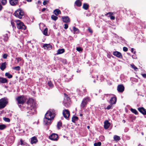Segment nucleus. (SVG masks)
Here are the masks:
<instances>
[{
	"instance_id": "f257e3e1",
	"label": "nucleus",
	"mask_w": 146,
	"mask_h": 146,
	"mask_svg": "<svg viewBox=\"0 0 146 146\" xmlns=\"http://www.w3.org/2000/svg\"><path fill=\"white\" fill-rule=\"evenodd\" d=\"M27 104L29 106H30L29 108V107L27 108V109L29 110H35V109L36 108V102L32 98H30L29 99L27 102Z\"/></svg>"
},
{
	"instance_id": "f03ea898",
	"label": "nucleus",
	"mask_w": 146,
	"mask_h": 146,
	"mask_svg": "<svg viewBox=\"0 0 146 146\" xmlns=\"http://www.w3.org/2000/svg\"><path fill=\"white\" fill-rule=\"evenodd\" d=\"M56 112L54 110H50L45 114V117L52 119L56 115Z\"/></svg>"
},
{
	"instance_id": "7ed1b4c3",
	"label": "nucleus",
	"mask_w": 146,
	"mask_h": 146,
	"mask_svg": "<svg viewBox=\"0 0 146 146\" xmlns=\"http://www.w3.org/2000/svg\"><path fill=\"white\" fill-rule=\"evenodd\" d=\"M16 100L17 102V104L19 107H21V106L19 105V104L23 105L26 101L25 97L23 95L18 96L16 98Z\"/></svg>"
},
{
	"instance_id": "20e7f679",
	"label": "nucleus",
	"mask_w": 146,
	"mask_h": 146,
	"mask_svg": "<svg viewBox=\"0 0 146 146\" xmlns=\"http://www.w3.org/2000/svg\"><path fill=\"white\" fill-rule=\"evenodd\" d=\"M14 14L15 17L20 19H22L24 15L23 11L20 9L16 11Z\"/></svg>"
},
{
	"instance_id": "39448f33",
	"label": "nucleus",
	"mask_w": 146,
	"mask_h": 146,
	"mask_svg": "<svg viewBox=\"0 0 146 146\" xmlns=\"http://www.w3.org/2000/svg\"><path fill=\"white\" fill-rule=\"evenodd\" d=\"M90 99L89 97H86L84 98L82 100L80 104V107L81 108H83L86 106L87 103L88 102L90 101Z\"/></svg>"
},
{
	"instance_id": "423d86ee",
	"label": "nucleus",
	"mask_w": 146,
	"mask_h": 146,
	"mask_svg": "<svg viewBox=\"0 0 146 146\" xmlns=\"http://www.w3.org/2000/svg\"><path fill=\"white\" fill-rule=\"evenodd\" d=\"M64 106L67 107H68L70 104V98L66 94H64Z\"/></svg>"
},
{
	"instance_id": "0eeeda50",
	"label": "nucleus",
	"mask_w": 146,
	"mask_h": 146,
	"mask_svg": "<svg viewBox=\"0 0 146 146\" xmlns=\"http://www.w3.org/2000/svg\"><path fill=\"white\" fill-rule=\"evenodd\" d=\"M7 100L5 98H3L0 100V109L5 108L7 104Z\"/></svg>"
},
{
	"instance_id": "6e6552de",
	"label": "nucleus",
	"mask_w": 146,
	"mask_h": 146,
	"mask_svg": "<svg viewBox=\"0 0 146 146\" xmlns=\"http://www.w3.org/2000/svg\"><path fill=\"white\" fill-rule=\"evenodd\" d=\"M16 22L17 23V27L19 29H22L25 30L26 28L25 26L22 22H21L20 20H16Z\"/></svg>"
},
{
	"instance_id": "1a4fd4ad",
	"label": "nucleus",
	"mask_w": 146,
	"mask_h": 146,
	"mask_svg": "<svg viewBox=\"0 0 146 146\" xmlns=\"http://www.w3.org/2000/svg\"><path fill=\"white\" fill-rule=\"evenodd\" d=\"M49 138L51 140L56 141L58 139V135L56 134L53 133L49 136Z\"/></svg>"
},
{
	"instance_id": "9d476101",
	"label": "nucleus",
	"mask_w": 146,
	"mask_h": 146,
	"mask_svg": "<svg viewBox=\"0 0 146 146\" xmlns=\"http://www.w3.org/2000/svg\"><path fill=\"white\" fill-rule=\"evenodd\" d=\"M63 114L65 118L67 119L68 118L70 115V111L67 110H64L63 111Z\"/></svg>"
},
{
	"instance_id": "9b49d317",
	"label": "nucleus",
	"mask_w": 146,
	"mask_h": 146,
	"mask_svg": "<svg viewBox=\"0 0 146 146\" xmlns=\"http://www.w3.org/2000/svg\"><path fill=\"white\" fill-rule=\"evenodd\" d=\"M51 119L46 117H44V124L45 125H48L51 123Z\"/></svg>"
},
{
	"instance_id": "f8f14e48",
	"label": "nucleus",
	"mask_w": 146,
	"mask_h": 146,
	"mask_svg": "<svg viewBox=\"0 0 146 146\" xmlns=\"http://www.w3.org/2000/svg\"><path fill=\"white\" fill-rule=\"evenodd\" d=\"M117 90L119 92H123L124 90V86L121 84L118 85L117 87Z\"/></svg>"
},
{
	"instance_id": "ddd939ff",
	"label": "nucleus",
	"mask_w": 146,
	"mask_h": 146,
	"mask_svg": "<svg viewBox=\"0 0 146 146\" xmlns=\"http://www.w3.org/2000/svg\"><path fill=\"white\" fill-rule=\"evenodd\" d=\"M113 55L119 58H121L122 57V56L120 52L118 51L114 52H113Z\"/></svg>"
},
{
	"instance_id": "4468645a",
	"label": "nucleus",
	"mask_w": 146,
	"mask_h": 146,
	"mask_svg": "<svg viewBox=\"0 0 146 146\" xmlns=\"http://www.w3.org/2000/svg\"><path fill=\"white\" fill-rule=\"evenodd\" d=\"M138 110L143 115H146V110L143 107L139 108H138Z\"/></svg>"
},
{
	"instance_id": "2eb2a0df",
	"label": "nucleus",
	"mask_w": 146,
	"mask_h": 146,
	"mask_svg": "<svg viewBox=\"0 0 146 146\" xmlns=\"http://www.w3.org/2000/svg\"><path fill=\"white\" fill-rule=\"evenodd\" d=\"M62 19L63 22L65 23H68L70 22L69 18L68 16H64L62 17Z\"/></svg>"
},
{
	"instance_id": "dca6fc26",
	"label": "nucleus",
	"mask_w": 146,
	"mask_h": 146,
	"mask_svg": "<svg viewBox=\"0 0 146 146\" xmlns=\"http://www.w3.org/2000/svg\"><path fill=\"white\" fill-rule=\"evenodd\" d=\"M9 1L10 4L13 6L16 5L18 2V0H9Z\"/></svg>"
},
{
	"instance_id": "f3484780",
	"label": "nucleus",
	"mask_w": 146,
	"mask_h": 146,
	"mask_svg": "<svg viewBox=\"0 0 146 146\" xmlns=\"http://www.w3.org/2000/svg\"><path fill=\"white\" fill-rule=\"evenodd\" d=\"M116 102V98L115 97H113L111 98L110 103L111 104H115Z\"/></svg>"
},
{
	"instance_id": "a211bd4d",
	"label": "nucleus",
	"mask_w": 146,
	"mask_h": 146,
	"mask_svg": "<svg viewBox=\"0 0 146 146\" xmlns=\"http://www.w3.org/2000/svg\"><path fill=\"white\" fill-rule=\"evenodd\" d=\"M7 64L6 62L0 64V68L2 71H3L6 68Z\"/></svg>"
},
{
	"instance_id": "6ab92c4d",
	"label": "nucleus",
	"mask_w": 146,
	"mask_h": 146,
	"mask_svg": "<svg viewBox=\"0 0 146 146\" xmlns=\"http://www.w3.org/2000/svg\"><path fill=\"white\" fill-rule=\"evenodd\" d=\"M110 125V123L108 121L106 120L104 122V128L106 129H108Z\"/></svg>"
},
{
	"instance_id": "aec40b11",
	"label": "nucleus",
	"mask_w": 146,
	"mask_h": 146,
	"mask_svg": "<svg viewBox=\"0 0 146 146\" xmlns=\"http://www.w3.org/2000/svg\"><path fill=\"white\" fill-rule=\"evenodd\" d=\"M37 141L36 137L34 136L31 138V144H33L36 143L37 142Z\"/></svg>"
},
{
	"instance_id": "412c9836",
	"label": "nucleus",
	"mask_w": 146,
	"mask_h": 146,
	"mask_svg": "<svg viewBox=\"0 0 146 146\" xmlns=\"http://www.w3.org/2000/svg\"><path fill=\"white\" fill-rule=\"evenodd\" d=\"M7 82L8 80L6 78L0 77V83L4 84L7 83Z\"/></svg>"
},
{
	"instance_id": "4be33fe9",
	"label": "nucleus",
	"mask_w": 146,
	"mask_h": 146,
	"mask_svg": "<svg viewBox=\"0 0 146 146\" xmlns=\"http://www.w3.org/2000/svg\"><path fill=\"white\" fill-rule=\"evenodd\" d=\"M43 47L45 49H47L48 48H51L52 46L50 44H45L43 45Z\"/></svg>"
},
{
	"instance_id": "5701e85b",
	"label": "nucleus",
	"mask_w": 146,
	"mask_h": 146,
	"mask_svg": "<svg viewBox=\"0 0 146 146\" xmlns=\"http://www.w3.org/2000/svg\"><path fill=\"white\" fill-rule=\"evenodd\" d=\"M53 13L55 15L57 16L59 14H60L61 11L59 9H56L54 10Z\"/></svg>"
},
{
	"instance_id": "b1692460",
	"label": "nucleus",
	"mask_w": 146,
	"mask_h": 146,
	"mask_svg": "<svg viewBox=\"0 0 146 146\" xmlns=\"http://www.w3.org/2000/svg\"><path fill=\"white\" fill-rule=\"evenodd\" d=\"M75 4L78 7H80L82 5V3L80 0H76L75 2Z\"/></svg>"
},
{
	"instance_id": "393cba45",
	"label": "nucleus",
	"mask_w": 146,
	"mask_h": 146,
	"mask_svg": "<svg viewBox=\"0 0 146 146\" xmlns=\"http://www.w3.org/2000/svg\"><path fill=\"white\" fill-rule=\"evenodd\" d=\"M64 52V49L62 48L59 49L57 50V54H60L63 53Z\"/></svg>"
},
{
	"instance_id": "a878e982",
	"label": "nucleus",
	"mask_w": 146,
	"mask_h": 146,
	"mask_svg": "<svg viewBox=\"0 0 146 146\" xmlns=\"http://www.w3.org/2000/svg\"><path fill=\"white\" fill-rule=\"evenodd\" d=\"M113 13L111 12H109L107 13L106 15H109V17H110V19L112 20H114L115 19V17L114 16H112Z\"/></svg>"
},
{
	"instance_id": "bb28decb",
	"label": "nucleus",
	"mask_w": 146,
	"mask_h": 146,
	"mask_svg": "<svg viewBox=\"0 0 146 146\" xmlns=\"http://www.w3.org/2000/svg\"><path fill=\"white\" fill-rule=\"evenodd\" d=\"M89 6L87 3H84L83 4V8L86 10H87L89 8Z\"/></svg>"
},
{
	"instance_id": "cd10ccee",
	"label": "nucleus",
	"mask_w": 146,
	"mask_h": 146,
	"mask_svg": "<svg viewBox=\"0 0 146 146\" xmlns=\"http://www.w3.org/2000/svg\"><path fill=\"white\" fill-rule=\"evenodd\" d=\"M113 139L115 141H119L121 138L120 137L117 135H115L113 137Z\"/></svg>"
},
{
	"instance_id": "c85d7f7f",
	"label": "nucleus",
	"mask_w": 146,
	"mask_h": 146,
	"mask_svg": "<svg viewBox=\"0 0 146 146\" xmlns=\"http://www.w3.org/2000/svg\"><path fill=\"white\" fill-rule=\"evenodd\" d=\"M62 123L60 121H59L58 122L57 124V128L58 129H60V128L62 126Z\"/></svg>"
},
{
	"instance_id": "c756f323",
	"label": "nucleus",
	"mask_w": 146,
	"mask_h": 146,
	"mask_svg": "<svg viewBox=\"0 0 146 146\" xmlns=\"http://www.w3.org/2000/svg\"><path fill=\"white\" fill-rule=\"evenodd\" d=\"M77 91L78 92L79 95L81 96H82L84 95V93L81 90V88L80 89H78L77 90Z\"/></svg>"
},
{
	"instance_id": "7c9ffc66",
	"label": "nucleus",
	"mask_w": 146,
	"mask_h": 146,
	"mask_svg": "<svg viewBox=\"0 0 146 146\" xmlns=\"http://www.w3.org/2000/svg\"><path fill=\"white\" fill-rule=\"evenodd\" d=\"M130 110L132 113H134L135 115H138V112L135 109L131 108L130 109Z\"/></svg>"
},
{
	"instance_id": "2f4dec72",
	"label": "nucleus",
	"mask_w": 146,
	"mask_h": 146,
	"mask_svg": "<svg viewBox=\"0 0 146 146\" xmlns=\"http://www.w3.org/2000/svg\"><path fill=\"white\" fill-rule=\"evenodd\" d=\"M5 76L9 78H12L13 76L8 72H6L5 74Z\"/></svg>"
},
{
	"instance_id": "473e14b6",
	"label": "nucleus",
	"mask_w": 146,
	"mask_h": 146,
	"mask_svg": "<svg viewBox=\"0 0 146 146\" xmlns=\"http://www.w3.org/2000/svg\"><path fill=\"white\" fill-rule=\"evenodd\" d=\"M0 2L3 5H5L7 3V0H0Z\"/></svg>"
},
{
	"instance_id": "72a5a7b5",
	"label": "nucleus",
	"mask_w": 146,
	"mask_h": 146,
	"mask_svg": "<svg viewBox=\"0 0 146 146\" xmlns=\"http://www.w3.org/2000/svg\"><path fill=\"white\" fill-rule=\"evenodd\" d=\"M4 38L3 39L5 41H7L8 39L9 38L8 36V35L7 34H5L4 35Z\"/></svg>"
},
{
	"instance_id": "f704fd0d",
	"label": "nucleus",
	"mask_w": 146,
	"mask_h": 146,
	"mask_svg": "<svg viewBox=\"0 0 146 146\" xmlns=\"http://www.w3.org/2000/svg\"><path fill=\"white\" fill-rule=\"evenodd\" d=\"M47 31L48 29L47 28H46L44 29L43 32V33L44 35L45 36L48 35L47 33Z\"/></svg>"
},
{
	"instance_id": "c9c22d12",
	"label": "nucleus",
	"mask_w": 146,
	"mask_h": 146,
	"mask_svg": "<svg viewBox=\"0 0 146 146\" xmlns=\"http://www.w3.org/2000/svg\"><path fill=\"white\" fill-rule=\"evenodd\" d=\"M78 117L77 116H74L72 118V121L73 122H75L78 119Z\"/></svg>"
},
{
	"instance_id": "e433bc0d",
	"label": "nucleus",
	"mask_w": 146,
	"mask_h": 146,
	"mask_svg": "<svg viewBox=\"0 0 146 146\" xmlns=\"http://www.w3.org/2000/svg\"><path fill=\"white\" fill-rule=\"evenodd\" d=\"M51 19L54 21H56L58 19V17L54 15H52L51 17Z\"/></svg>"
},
{
	"instance_id": "4c0bfd02",
	"label": "nucleus",
	"mask_w": 146,
	"mask_h": 146,
	"mask_svg": "<svg viewBox=\"0 0 146 146\" xmlns=\"http://www.w3.org/2000/svg\"><path fill=\"white\" fill-rule=\"evenodd\" d=\"M6 127V126L4 124H1L0 125V129L3 130L5 129Z\"/></svg>"
},
{
	"instance_id": "58836bf2",
	"label": "nucleus",
	"mask_w": 146,
	"mask_h": 146,
	"mask_svg": "<svg viewBox=\"0 0 146 146\" xmlns=\"http://www.w3.org/2000/svg\"><path fill=\"white\" fill-rule=\"evenodd\" d=\"M101 145L102 143L100 142H99L97 143H95L94 144V146H100Z\"/></svg>"
},
{
	"instance_id": "ea45409f",
	"label": "nucleus",
	"mask_w": 146,
	"mask_h": 146,
	"mask_svg": "<svg viewBox=\"0 0 146 146\" xmlns=\"http://www.w3.org/2000/svg\"><path fill=\"white\" fill-rule=\"evenodd\" d=\"M20 141L21 143L20 144L21 145H25L26 143L24 142L22 139H20Z\"/></svg>"
},
{
	"instance_id": "a19ab883",
	"label": "nucleus",
	"mask_w": 146,
	"mask_h": 146,
	"mask_svg": "<svg viewBox=\"0 0 146 146\" xmlns=\"http://www.w3.org/2000/svg\"><path fill=\"white\" fill-rule=\"evenodd\" d=\"M112 105L113 104H110V105H108V107L106 109L108 110H110L111 109H112Z\"/></svg>"
},
{
	"instance_id": "79ce46f5",
	"label": "nucleus",
	"mask_w": 146,
	"mask_h": 146,
	"mask_svg": "<svg viewBox=\"0 0 146 146\" xmlns=\"http://www.w3.org/2000/svg\"><path fill=\"white\" fill-rule=\"evenodd\" d=\"M131 67L133 68L135 70H136L137 69V68L135 66L134 64H131Z\"/></svg>"
},
{
	"instance_id": "37998d69",
	"label": "nucleus",
	"mask_w": 146,
	"mask_h": 146,
	"mask_svg": "<svg viewBox=\"0 0 146 146\" xmlns=\"http://www.w3.org/2000/svg\"><path fill=\"white\" fill-rule=\"evenodd\" d=\"M3 119L4 120V121L6 122H9L10 121V119L8 118L4 117L3 118Z\"/></svg>"
},
{
	"instance_id": "c03bdc74",
	"label": "nucleus",
	"mask_w": 146,
	"mask_h": 146,
	"mask_svg": "<svg viewBox=\"0 0 146 146\" xmlns=\"http://www.w3.org/2000/svg\"><path fill=\"white\" fill-rule=\"evenodd\" d=\"M13 69L17 71L20 70V67L19 66H17L13 68Z\"/></svg>"
},
{
	"instance_id": "a18cd8bd",
	"label": "nucleus",
	"mask_w": 146,
	"mask_h": 146,
	"mask_svg": "<svg viewBox=\"0 0 146 146\" xmlns=\"http://www.w3.org/2000/svg\"><path fill=\"white\" fill-rule=\"evenodd\" d=\"M48 85L50 87H52L53 86V84H52L51 82L50 81L48 82Z\"/></svg>"
},
{
	"instance_id": "49530a36",
	"label": "nucleus",
	"mask_w": 146,
	"mask_h": 146,
	"mask_svg": "<svg viewBox=\"0 0 146 146\" xmlns=\"http://www.w3.org/2000/svg\"><path fill=\"white\" fill-rule=\"evenodd\" d=\"M81 90L84 93V94L86 93V90L84 88L82 87L81 88Z\"/></svg>"
},
{
	"instance_id": "de8ad7c7",
	"label": "nucleus",
	"mask_w": 146,
	"mask_h": 146,
	"mask_svg": "<svg viewBox=\"0 0 146 146\" xmlns=\"http://www.w3.org/2000/svg\"><path fill=\"white\" fill-rule=\"evenodd\" d=\"M76 50L79 52L82 51V49L80 47H77Z\"/></svg>"
},
{
	"instance_id": "09e8293b",
	"label": "nucleus",
	"mask_w": 146,
	"mask_h": 146,
	"mask_svg": "<svg viewBox=\"0 0 146 146\" xmlns=\"http://www.w3.org/2000/svg\"><path fill=\"white\" fill-rule=\"evenodd\" d=\"M15 59L17 60L18 63L19 61H21V58L19 57L16 58Z\"/></svg>"
},
{
	"instance_id": "8fccbe9b",
	"label": "nucleus",
	"mask_w": 146,
	"mask_h": 146,
	"mask_svg": "<svg viewBox=\"0 0 146 146\" xmlns=\"http://www.w3.org/2000/svg\"><path fill=\"white\" fill-rule=\"evenodd\" d=\"M11 24L13 27H15V24L14 21H11Z\"/></svg>"
},
{
	"instance_id": "3c124183",
	"label": "nucleus",
	"mask_w": 146,
	"mask_h": 146,
	"mask_svg": "<svg viewBox=\"0 0 146 146\" xmlns=\"http://www.w3.org/2000/svg\"><path fill=\"white\" fill-rule=\"evenodd\" d=\"M48 2V1L47 0H44L43 2V4L44 5H45Z\"/></svg>"
},
{
	"instance_id": "603ef678",
	"label": "nucleus",
	"mask_w": 146,
	"mask_h": 146,
	"mask_svg": "<svg viewBox=\"0 0 146 146\" xmlns=\"http://www.w3.org/2000/svg\"><path fill=\"white\" fill-rule=\"evenodd\" d=\"M123 50L125 52H127L128 50V48L126 47H124L123 48Z\"/></svg>"
},
{
	"instance_id": "864d4df0",
	"label": "nucleus",
	"mask_w": 146,
	"mask_h": 146,
	"mask_svg": "<svg viewBox=\"0 0 146 146\" xmlns=\"http://www.w3.org/2000/svg\"><path fill=\"white\" fill-rule=\"evenodd\" d=\"M7 56L8 55L7 54H4L3 55V58L4 59H6Z\"/></svg>"
},
{
	"instance_id": "5fc2aeb1",
	"label": "nucleus",
	"mask_w": 146,
	"mask_h": 146,
	"mask_svg": "<svg viewBox=\"0 0 146 146\" xmlns=\"http://www.w3.org/2000/svg\"><path fill=\"white\" fill-rule=\"evenodd\" d=\"M64 28L65 29H67L68 27V24H65L64 25Z\"/></svg>"
},
{
	"instance_id": "6e6d98bb",
	"label": "nucleus",
	"mask_w": 146,
	"mask_h": 146,
	"mask_svg": "<svg viewBox=\"0 0 146 146\" xmlns=\"http://www.w3.org/2000/svg\"><path fill=\"white\" fill-rule=\"evenodd\" d=\"M73 29L75 32L76 31H77L78 30V29L74 27H73Z\"/></svg>"
},
{
	"instance_id": "4d7b16f0",
	"label": "nucleus",
	"mask_w": 146,
	"mask_h": 146,
	"mask_svg": "<svg viewBox=\"0 0 146 146\" xmlns=\"http://www.w3.org/2000/svg\"><path fill=\"white\" fill-rule=\"evenodd\" d=\"M88 31H89V32H90V33H92V31L90 28H88Z\"/></svg>"
},
{
	"instance_id": "13d9d810",
	"label": "nucleus",
	"mask_w": 146,
	"mask_h": 146,
	"mask_svg": "<svg viewBox=\"0 0 146 146\" xmlns=\"http://www.w3.org/2000/svg\"><path fill=\"white\" fill-rule=\"evenodd\" d=\"M142 76L145 78H146V74H142Z\"/></svg>"
},
{
	"instance_id": "bf43d9fd",
	"label": "nucleus",
	"mask_w": 146,
	"mask_h": 146,
	"mask_svg": "<svg viewBox=\"0 0 146 146\" xmlns=\"http://www.w3.org/2000/svg\"><path fill=\"white\" fill-rule=\"evenodd\" d=\"M46 9H47L46 8H43L42 9V12H44V11H45Z\"/></svg>"
},
{
	"instance_id": "052dcab7",
	"label": "nucleus",
	"mask_w": 146,
	"mask_h": 146,
	"mask_svg": "<svg viewBox=\"0 0 146 146\" xmlns=\"http://www.w3.org/2000/svg\"><path fill=\"white\" fill-rule=\"evenodd\" d=\"M2 8L3 7L0 4V11H1V10H2Z\"/></svg>"
},
{
	"instance_id": "680f3d73",
	"label": "nucleus",
	"mask_w": 146,
	"mask_h": 146,
	"mask_svg": "<svg viewBox=\"0 0 146 146\" xmlns=\"http://www.w3.org/2000/svg\"><path fill=\"white\" fill-rule=\"evenodd\" d=\"M134 51V48H132L131 49V51L132 52H133Z\"/></svg>"
},
{
	"instance_id": "e2e57ef3",
	"label": "nucleus",
	"mask_w": 146,
	"mask_h": 146,
	"mask_svg": "<svg viewBox=\"0 0 146 146\" xmlns=\"http://www.w3.org/2000/svg\"><path fill=\"white\" fill-rule=\"evenodd\" d=\"M111 56L110 54H108L107 55L108 57L110 58Z\"/></svg>"
},
{
	"instance_id": "0e129e2a",
	"label": "nucleus",
	"mask_w": 146,
	"mask_h": 146,
	"mask_svg": "<svg viewBox=\"0 0 146 146\" xmlns=\"http://www.w3.org/2000/svg\"><path fill=\"white\" fill-rule=\"evenodd\" d=\"M25 0L27 1L28 2H30L32 1V0Z\"/></svg>"
},
{
	"instance_id": "69168bd1",
	"label": "nucleus",
	"mask_w": 146,
	"mask_h": 146,
	"mask_svg": "<svg viewBox=\"0 0 146 146\" xmlns=\"http://www.w3.org/2000/svg\"><path fill=\"white\" fill-rule=\"evenodd\" d=\"M108 94H105V96H106L107 97L108 96Z\"/></svg>"
},
{
	"instance_id": "338daca9",
	"label": "nucleus",
	"mask_w": 146,
	"mask_h": 146,
	"mask_svg": "<svg viewBox=\"0 0 146 146\" xmlns=\"http://www.w3.org/2000/svg\"><path fill=\"white\" fill-rule=\"evenodd\" d=\"M87 128L88 129H89L90 128V127L89 126H87Z\"/></svg>"
},
{
	"instance_id": "774afa93",
	"label": "nucleus",
	"mask_w": 146,
	"mask_h": 146,
	"mask_svg": "<svg viewBox=\"0 0 146 146\" xmlns=\"http://www.w3.org/2000/svg\"><path fill=\"white\" fill-rule=\"evenodd\" d=\"M138 146H143L142 145H141V144H139V145Z\"/></svg>"
}]
</instances>
